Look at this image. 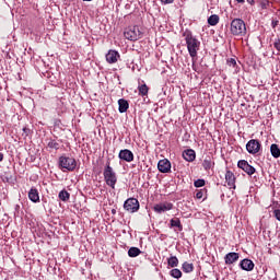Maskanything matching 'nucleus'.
Returning a JSON list of instances; mask_svg holds the SVG:
<instances>
[{
  "label": "nucleus",
  "mask_w": 280,
  "mask_h": 280,
  "mask_svg": "<svg viewBox=\"0 0 280 280\" xmlns=\"http://www.w3.org/2000/svg\"><path fill=\"white\" fill-rule=\"evenodd\" d=\"M118 159H120V161H125L126 163H132V161H135V153L128 149H124L119 151Z\"/></svg>",
  "instance_id": "obj_10"
},
{
  "label": "nucleus",
  "mask_w": 280,
  "mask_h": 280,
  "mask_svg": "<svg viewBox=\"0 0 280 280\" xmlns=\"http://www.w3.org/2000/svg\"><path fill=\"white\" fill-rule=\"evenodd\" d=\"M237 3H244V0H236Z\"/></svg>",
  "instance_id": "obj_41"
},
{
  "label": "nucleus",
  "mask_w": 280,
  "mask_h": 280,
  "mask_svg": "<svg viewBox=\"0 0 280 280\" xmlns=\"http://www.w3.org/2000/svg\"><path fill=\"white\" fill-rule=\"evenodd\" d=\"M212 165H213V162L211 161V158H206L203 160L202 167L203 170H206V172H208V170H210Z\"/></svg>",
  "instance_id": "obj_26"
},
{
  "label": "nucleus",
  "mask_w": 280,
  "mask_h": 280,
  "mask_svg": "<svg viewBox=\"0 0 280 280\" xmlns=\"http://www.w3.org/2000/svg\"><path fill=\"white\" fill-rule=\"evenodd\" d=\"M247 3H249V5H253V3H255V0H246Z\"/></svg>",
  "instance_id": "obj_38"
},
{
  "label": "nucleus",
  "mask_w": 280,
  "mask_h": 280,
  "mask_svg": "<svg viewBox=\"0 0 280 280\" xmlns=\"http://www.w3.org/2000/svg\"><path fill=\"white\" fill-rule=\"evenodd\" d=\"M273 47H275V49H277L278 56H279V51H280V38H278V39H276V40L273 42Z\"/></svg>",
  "instance_id": "obj_32"
},
{
  "label": "nucleus",
  "mask_w": 280,
  "mask_h": 280,
  "mask_svg": "<svg viewBox=\"0 0 280 280\" xmlns=\"http://www.w3.org/2000/svg\"><path fill=\"white\" fill-rule=\"evenodd\" d=\"M237 167H240V170H243V172L247 173L248 176H253V174H255L256 172L253 165L248 164V161L246 160L238 161Z\"/></svg>",
  "instance_id": "obj_11"
},
{
  "label": "nucleus",
  "mask_w": 280,
  "mask_h": 280,
  "mask_svg": "<svg viewBox=\"0 0 280 280\" xmlns=\"http://www.w3.org/2000/svg\"><path fill=\"white\" fill-rule=\"evenodd\" d=\"M158 170L161 174H170V172H172V162L167 159L160 160L158 163Z\"/></svg>",
  "instance_id": "obj_9"
},
{
  "label": "nucleus",
  "mask_w": 280,
  "mask_h": 280,
  "mask_svg": "<svg viewBox=\"0 0 280 280\" xmlns=\"http://www.w3.org/2000/svg\"><path fill=\"white\" fill-rule=\"evenodd\" d=\"M270 152H271V156H273V159H279V156H280L279 144H275V143L271 144Z\"/></svg>",
  "instance_id": "obj_20"
},
{
  "label": "nucleus",
  "mask_w": 280,
  "mask_h": 280,
  "mask_svg": "<svg viewBox=\"0 0 280 280\" xmlns=\"http://www.w3.org/2000/svg\"><path fill=\"white\" fill-rule=\"evenodd\" d=\"M130 108V104L125 98L118 100V110L119 113H126Z\"/></svg>",
  "instance_id": "obj_18"
},
{
  "label": "nucleus",
  "mask_w": 280,
  "mask_h": 280,
  "mask_svg": "<svg viewBox=\"0 0 280 280\" xmlns=\"http://www.w3.org/2000/svg\"><path fill=\"white\" fill-rule=\"evenodd\" d=\"M162 5H170L174 0H160Z\"/></svg>",
  "instance_id": "obj_34"
},
{
  "label": "nucleus",
  "mask_w": 280,
  "mask_h": 280,
  "mask_svg": "<svg viewBox=\"0 0 280 280\" xmlns=\"http://www.w3.org/2000/svg\"><path fill=\"white\" fill-rule=\"evenodd\" d=\"M167 264H168V266H171V268H177L178 267V258L176 256H172L167 259Z\"/></svg>",
  "instance_id": "obj_25"
},
{
  "label": "nucleus",
  "mask_w": 280,
  "mask_h": 280,
  "mask_svg": "<svg viewBox=\"0 0 280 280\" xmlns=\"http://www.w3.org/2000/svg\"><path fill=\"white\" fill-rule=\"evenodd\" d=\"M58 197H59V199L62 200V202H67V200H69V198H71V195L67 190H61L59 192Z\"/></svg>",
  "instance_id": "obj_24"
},
{
  "label": "nucleus",
  "mask_w": 280,
  "mask_h": 280,
  "mask_svg": "<svg viewBox=\"0 0 280 280\" xmlns=\"http://www.w3.org/2000/svg\"><path fill=\"white\" fill-rule=\"evenodd\" d=\"M208 23L212 26L218 25V23H220V16L218 14L211 15L208 18Z\"/></svg>",
  "instance_id": "obj_23"
},
{
  "label": "nucleus",
  "mask_w": 280,
  "mask_h": 280,
  "mask_svg": "<svg viewBox=\"0 0 280 280\" xmlns=\"http://www.w3.org/2000/svg\"><path fill=\"white\" fill-rule=\"evenodd\" d=\"M183 159L187 161L188 163H192V161H196V151L194 149H187L183 152Z\"/></svg>",
  "instance_id": "obj_15"
},
{
  "label": "nucleus",
  "mask_w": 280,
  "mask_h": 280,
  "mask_svg": "<svg viewBox=\"0 0 280 280\" xmlns=\"http://www.w3.org/2000/svg\"><path fill=\"white\" fill-rule=\"evenodd\" d=\"M124 36L127 40H139L140 38H143V32H141L139 26H129L124 32Z\"/></svg>",
  "instance_id": "obj_5"
},
{
  "label": "nucleus",
  "mask_w": 280,
  "mask_h": 280,
  "mask_svg": "<svg viewBox=\"0 0 280 280\" xmlns=\"http://www.w3.org/2000/svg\"><path fill=\"white\" fill-rule=\"evenodd\" d=\"M139 200L137 198H129L124 203V209L128 211V213H137L139 211Z\"/></svg>",
  "instance_id": "obj_6"
},
{
  "label": "nucleus",
  "mask_w": 280,
  "mask_h": 280,
  "mask_svg": "<svg viewBox=\"0 0 280 280\" xmlns=\"http://www.w3.org/2000/svg\"><path fill=\"white\" fill-rule=\"evenodd\" d=\"M58 165L62 172H74L75 167H78V162L73 158L61 155L59 158Z\"/></svg>",
  "instance_id": "obj_3"
},
{
  "label": "nucleus",
  "mask_w": 280,
  "mask_h": 280,
  "mask_svg": "<svg viewBox=\"0 0 280 280\" xmlns=\"http://www.w3.org/2000/svg\"><path fill=\"white\" fill-rule=\"evenodd\" d=\"M31 132H32V130H31L30 128L24 127V128H23L22 137H23L24 139H27V137H30V133H31Z\"/></svg>",
  "instance_id": "obj_30"
},
{
  "label": "nucleus",
  "mask_w": 280,
  "mask_h": 280,
  "mask_svg": "<svg viewBox=\"0 0 280 280\" xmlns=\"http://www.w3.org/2000/svg\"><path fill=\"white\" fill-rule=\"evenodd\" d=\"M106 61L109 63V65H115V62H117L120 58L119 56V52L117 50H109L106 56Z\"/></svg>",
  "instance_id": "obj_12"
},
{
  "label": "nucleus",
  "mask_w": 280,
  "mask_h": 280,
  "mask_svg": "<svg viewBox=\"0 0 280 280\" xmlns=\"http://www.w3.org/2000/svg\"><path fill=\"white\" fill-rule=\"evenodd\" d=\"M183 36L186 40L188 54L192 59V67H196V58L198 57V51H200V40L190 31H186Z\"/></svg>",
  "instance_id": "obj_1"
},
{
  "label": "nucleus",
  "mask_w": 280,
  "mask_h": 280,
  "mask_svg": "<svg viewBox=\"0 0 280 280\" xmlns=\"http://www.w3.org/2000/svg\"><path fill=\"white\" fill-rule=\"evenodd\" d=\"M246 150L248 154H258L259 150H261V142L257 139H252L246 143Z\"/></svg>",
  "instance_id": "obj_7"
},
{
  "label": "nucleus",
  "mask_w": 280,
  "mask_h": 280,
  "mask_svg": "<svg viewBox=\"0 0 280 280\" xmlns=\"http://www.w3.org/2000/svg\"><path fill=\"white\" fill-rule=\"evenodd\" d=\"M171 277H173L174 279H180V277H183V271H180V269H172L171 270Z\"/></svg>",
  "instance_id": "obj_29"
},
{
  "label": "nucleus",
  "mask_w": 280,
  "mask_h": 280,
  "mask_svg": "<svg viewBox=\"0 0 280 280\" xmlns=\"http://www.w3.org/2000/svg\"><path fill=\"white\" fill-rule=\"evenodd\" d=\"M182 269L184 272H194V264H189V262H184L183 266H182Z\"/></svg>",
  "instance_id": "obj_28"
},
{
  "label": "nucleus",
  "mask_w": 280,
  "mask_h": 280,
  "mask_svg": "<svg viewBox=\"0 0 280 280\" xmlns=\"http://www.w3.org/2000/svg\"><path fill=\"white\" fill-rule=\"evenodd\" d=\"M83 1H93V0H83Z\"/></svg>",
  "instance_id": "obj_43"
},
{
  "label": "nucleus",
  "mask_w": 280,
  "mask_h": 280,
  "mask_svg": "<svg viewBox=\"0 0 280 280\" xmlns=\"http://www.w3.org/2000/svg\"><path fill=\"white\" fill-rule=\"evenodd\" d=\"M171 229H178V231H183V224H180V219H171Z\"/></svg>",
  "instance_id": "obj_21"
},
{
  "label": "nucleus",
  "mask_w": 280,
  "mask_h": 280,
  "mask_svg": "<svg viewBox=\"0 0 280 280\" xmlns=\"http://www.w3.org/2000/svg\"><path fill=\"white\" fill-rule=\"evenodd\" d=\"M174 209V203L172 202H161V203H156L153 207V211H155V213H165V211H172Z\"/></svg>",
  "instance_id": "obj_8"
},
{
  "label": "nucleus",
  "mask_w": 280,
  "mask_h": 280,
  "mask_svg": "<svg viewBox=\"0 0 280 280\" xmlns=\"http://www.w3.org/2000/svg\"><path fill=\"white\" fill-rule=\"evenodd\" d=\"M3 161V153L0 152V163Z\"/></svg>",
  "instance_id": "obj_39"
},
{
  "label": "nucleus",
  "mask_w": 280,
  "mask_h": 280,
  "mask_svg": "<svg viewBox=\"0 0 280 280\" xmlns=\"http://www.w3.org/2000/svg\"><path fill=\"white\" fill-rule=\"evenodd\" d=\"M141 253V249L138 247H130L128 250L129 257H139V254Z\"/></svg>",
  "instance_id": "obj_27"
},
{
  "label": "nucleus",
  "mask_w": 280,
  "mask_h": 280,
  "mask_svg": "<svg viewBox=\"0 0 280 280\" xmlns=\"http://www.w3.org/2000/svg\"><path fill=\"white\" fill-rule=\"evenodd\" d=\"M150 91V88L145 83L138 86V92L141 97H145Z\"/></svg>",
  "instance_id": "obj_19"
},
{
  "label": "nucleus",
  "mask_w": 280,
  "mask_h": 280,
  "mask_svg": "<svg viewBox=\"0 0 280 280\" xmlns=\"http://www.w3.org/2000/svg\"><path fill=\"white\" fill-rule=\"evenodd\" d=\"M19 209H21V206L15 205V211H19Z\"/></svg>",
  "instance_id": "obj_40"
},
{
  "label": "nucleus",
  "mask_w": 280,
  "mask_h": 280,
  "mask_svg": "<svg viewBox=\"0 0 280 280\" xmlns=\"http://www.w3.org/2000/svg\"><path fill=\"white\" fill-rule=\"evenodd\" d=\"M7 178V182H10V177H5Z\"/></svg>",
  "instance_id": "obj_42"
},
{
  "label": "nucleus",
  "mask_w": 280,
  "mask_h": 280,
  "mask_svg": "<svg viewBox=\"0 0 280 280\" xmlns=\"http://www.w3.org/2000/svg\"><path fill=\"white\" fill-rule=\"evenodd\" d=\"M240 259V254L235 252H231L224 256V262L226 266H231V264H235Z\"/></svg>",
  "instance_id": "obj_13"
},
{
  "label": "nucleus",
  "mask_w": 280,
  "mask_h": 280,
  "mask_svg": "<svg viewBox=\"0 0 280 280\" xmlns=\"http://www.w3.org/2000/svg\"><path fill=\"white\" fill-rule=\"evenodd\" d=\"M103 175L106 185H108V187H112V189H115V185H117V173H115L113 166H110V161L106 162Z\"/></svg>",
  "instance_id": "obj_2"
},
{
  "label": "nucleus",
  "mask_w": 280,
  "mask_h": 280,
  "mask_svg": "<svg viewBox=\"0 0 280 280\" xmlns=\"http://www.w3.org/2000/svg\"><path fill=\"white\" fill-rule=\"evenodd\" d=\"M47 148H50V150H60V143L54 139H50L48 140Z\"/></svg>",
  "instance_id": "obj_22"
},
{
  "label": "nucleus",
  "mask_w": 280,
  "mask_h": 280,
  "mask_svg": "<svg viewBox=\"0 0 280 280\" xmlns=\"http://www.w3.org/2000/svg\"><path fill=\"white\" fill-rule=\"evenodd\" d=\"M196 198H198V200H200V198H202V191H198V192L196 194Z\"/></svg>",
  "instance_id": "obj_37"
},
{
  "label": "nucleus",
  "mask_w": 280,
  "mask_h": 280,
  "mask_svg": "<svg viewBox=\"0 0 280 280\" xmlns=\"http://www.w3.org/2000/svg\"><path fill=\"white\" fill-rule=\"evenodd\" d=\"M230 31L233 36H246V23L242 19H234L231 22Z\"/></svg>",
  "instance_id": "obj_4"
},
{
  "label": "nucleus",
  "mask_w": 280,
  "mask_h": 280,
  "mask_svg": "<svg viewBox=\"0 0 280 280\" xmlns=\"http://www.w3.org/2000/svg\"><path fill=\"white\" fill-rule=\"evenodd\" d=\"M28 199L32 202H39L40 201V196L38 195V189L31 188V190L28 191Z\"/></svg>",
  "instance_id": "obj_17"
},
{
  "label": "nucleus",
  "mask_w": 280,
  "mask_h": 280,
  "mask_svg": "<svg viewBox=\"0 0 280 280\" xmlns=\"http://www.w3.org/2000/svg\"><path fill=\"white\" fill-rule=\"evenodd\" d=\"M273 213H275L276 220H278L280 222V209L275 210Z\"/></svg>",
  "instance_id": "obj_35"
},
{
  "label": "nucleus",
  "mask_w": 280,
  "mask_h": 280,
  "mask_svg": "<svg viewBox=\"0 0 280 280\" xmlns=\"http://www.w3.org/2000/svg\"><path fill=\"white\" fill-rule=\"evenodd\" d=\"M225 183H228L230 189H235V174H233V172L226 171Z\"/></svg>",
  "instance_id": "obj_16"
},
{
  "label": "nucleus",
  "mask_w": 280,
  "mask_h": 280,
  "mask_svg": "<svg viewBox=\"0 0 280 280\" xmlns=\"http://www.w3.org/2000/svg\"><path fill=\"white\" fill-rule=\"evenodd\" d=\"M277 25H279V20H272L271 27L275 30V27H277Z\"/></svg>",
  "instance_id": "obj_36"
},
{
  "label": "nucleus",
  "mask_w": 280,
  "mask_h": 280,
  "mask_svg": "<svg viewBox=\"0 0 280 280\" xmlns=\"http://www.w3.org/2000/svg\"><path fill=\"white\" fill-rule=\"evenodd\" d=\"M194 186L197 187V188L198 187H205V179L195 180Z\"/></svg>",
  "instance_id": "obj_31"
},
{
  "label": "nucleus",
  "mask_w": 280,
  "mask_h": 280,
  "mask_svg": "<svg viewBox=\"0 0 280 280\" xmlns=\"http://www.w3.org/2000/svg\"><path fill=\"white\" fill-rule=\"evenodd\" d=\"M228 65L229 67H235L237 65V61L233 58L228 59Z\"/></svg>",
  "instance_id": "obj_33"
},
{
  "label": "nucleus",
  "mask_w": 280,
  "mask_h": 280,
  "mask_svg": "<svg viewBox=\"0 0 280 280\" xmlns=\"http://www.w3.org/2000/svg\"><path fill=\"white\" fill-rule=\"evenodd\" d=\"M242 270H246V272H250L255 269V262L253 260L245 258L240 262Z\"/></svg>",
  "instance_id": "obj_14"
}]
</instances>
